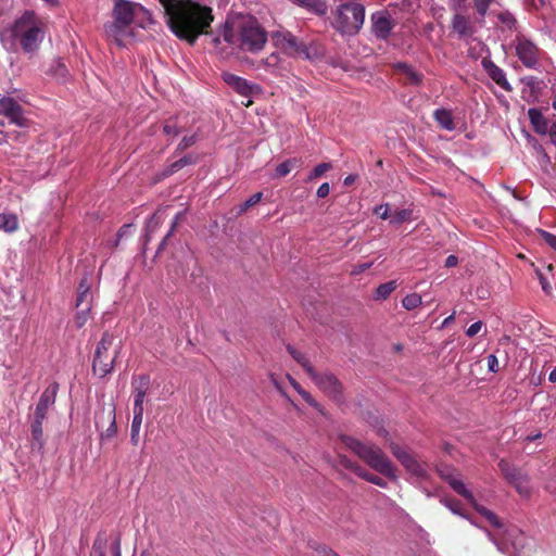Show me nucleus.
Instances as JSON below:
<instances>
[{"label": "nucleus", "instance_id": "6ab92c4d", "mask_svg": "<svg viewBox=\"0 0 556 556\" xmlns=\"http://www.w3.org/2000/svg\"><path fill=\"white\" fill-rule=\"evenodd\" d=\"M393 68L396 72V74L403 76L405 78V81L410 85H419L422 80V75L416 72L410 65L406 63H395L393 65Z\"/></svg>", "mask_w": 556, "mask_h": 556}, {"label": "nucleus", "instance_id": "3c124183", "mask_svg": "<svg viewBox=\"0 0 556 556\" xmlns=\"http://www.w3.org/2000/svg\"><path fill=\"white\" fill-rule=\"evenodd\" d=\"M192 163V159L191 157H182L180 159L179 161H176L173 165H172V170H177V169H180L181 167H184L185 165L187 164H190Z\"/></svg>", "mask_w": 556, "mask_h": 556}, {"label": "nucleus", "instance_id": "6e6552de", "mask_svg": "<svg viewBox=\"0 0 556 556\" xmlns=\"http://www.w3.org/2000/svg\"><path fill=\"white\" fill-rule=\"evenodd\" d=\"M439 473L457 494L467 500L494 528L502 527L498 517L493 511L477 504L472 493L466 488L465 483L460 480L459 475L454 469L442 467L439 469Z\"/></svg>", "mask_w": 556, "mask_h": 556}, {"label": "nucleus", "instance_id": "473e14b6", "mask_svg": "<svg viewBox=\"0 0 556 556\" xmlns=\"http://www.w3.org/2000/svg\"><path fill=\"white\" fill-rule=\"evenodd\" d=\"M150 386V379L147 376H139L132 380V394H147Z\"/></svg>", "mask_w": 556, "mask_h": 556}, {"label": "nucleus", "instance_id": "13d9d810", "mask_svg": "<svg viewBox=\"0 0 556 556\" xmlns=\"http://www.w3.org/2000/svg\"><path fill=\"white\" fill-rule=\"evenodd\" d=\"M466 0H450L448 5L453 11H459L464 8Z\"/></svg>", "mask_w": 556, "mask_h": 556}, {"label": "nucleus", "instance_id": "0e129e2a", "mask_svg": "<svg viewBox=\"0 0 556 556\" xmlns=\"http://www.w3.org/2000/svg\"><path fill=\"white\" fill-rule=\"evenodd\" d=\"M318 552L321 554V556H340L339 554L329 549L326 546H321L320 549H318Z\"/></svg>", "mask_w": 556, "mask_h": 556}, {"label": "nucleus", "instance_id": "9d476101", "mask_svg": "<svg viewBox=\"0 0 556 556\" xmlns=\"http://www.w3.org/2000/svg\"><path fill=\"white\" fill-rule=\"evenodd\" d=\"M223 80L237 93L247 99V101H242L244 106H250L252 104V98L260 94L262 89L258 85L250 83L245 78L237 76L229 72H224L222 74Z\"/></svg>", "mask_w": 556, "mask_h": 556}, {"label": "nucleus", "instance_id": "de8ad7c7", "mask_svg": "<svg viewBox=\"0 0 556 556\" xmlns=\"http://www.w3.org/2000/svg\"><path fill=\"white\" fill-rule=\"evenodd\" d=\"M498 17H500V20H501L504 24H506L509 28H511V27L514 26V24H515V18H514V16H513L510 13H508V12L501 13V14L498 15Z\"/></svg>", "mask_w": 556, "mask_h": 556}, {"label": "nucleus", "instance_id": "79ce46f5", "mask_svg": "<svg viewBox=\"0 0 556 556\" xmlns=\"http://www.w3.org/2000/svg\"><path fill=\"white\" fill-rule=\"evenodd\" d=\"M262 197H263V193L262 192H256L254 193L253 195H251L242 205L241 207V212H244L247 211L249 207L255 205L256 203H258L261 200H262Z\"/></svg>", "mask_w": 556, "mask_h": 556}, {"label": "nucleus", "instance_id": "4d7b16f0", "mask_svg": "<svg viewBox=\"0 0 556 556\" xmlns=\"http://www.w3.org/2000/svg\"><path fill=\"white\" fill-rule=\"evenodd\" d=\"M164 132L166 135L176 136L178 134V129L175 123L168 122L164 125Z\"/></svg>", "mask_w": 556, "mask_h": 556}, {"label": "nucleus", "instance_id": "f257e3e1", "mask_svg": "<svg viewBox=\"0 0 556 556\" xmlns=\"http://www.w3.org/2000/svg\"><path fill=\"white\" fill-rule=\"evenodd\" d=\"M167 27L179 39L194 43L213 22L212 9L201 0H157Z\"/></svg>", "mask_w": 556, "mask_h": 556}, {"label": "nucleus", "instance_id": "39448f33", "mask_svg": "<svg viewBox=\"0 0 556 556\" xmlns=\"http://www.w3.org/2000/svg\"><path fill=\"white\" fill-rule=\"evenodd\" d=\"M342 440L345 446L353 451L370 468L391 480L397 479L395 467L380 447L375 444H365L351 437H343Z\"/></svg>", "mask_w": 556, "mask_h": 556}, {"label": "nucleus", "instance_id": "0eeeda50", "mask_svg": "<svg viewBox=\"0 0 556 556\" xmlns=\"http://www.w3.org/2000/svg\"><path fill=\"white\" fill-rule=\"evenodd\" d=\"M364 21L365 8L356 1L346 2L337 8L334 27L342 34H356L362 28Z\"/></svg>", "mask_w": 556, "mask_h": 556}, {"label": "nucleus", "instance_id": "052dcab7", "mask_svg": "<svg viewBox=\"0 0 556 556\" xmlns=\"http://www.w3.org/2000/svg\"><path fill=\"white\" fill-rule=\"evenodd\" d=\"M547 134L549 135L551 142L556 146V121L551 125Z\"/></svg>", "mask_w": 556, "mask_h": 556}, {"label": "nucleus", "instance_id": "aec40b11", "mask_svg": "<svg viewBox=\"0 0 556 556\" xmlns=\"http://www.w3.org/2000/svg\"><path fill=\"white\" fill-rule=\"evenodd\" d=\"M452 27L460 37H469L473 33V28L469 20L459 13H456L452 20Z\"/></svg>", "mask_w": 556, "mask_h": 556}, {"label": "nucleus", "instance_id": "6e6d98bb", "mask_svg": "<svg viewBox=\"0 0 556 556\" xmlns=\"http://www.w3.org/2000/svg\"><path fill=\"white\" fill-rule=\"evenodd\" d=\"M330 187L328 182L321 184L317 189V197L318 198H326L329 194Z\"/></svg>", "mask_w": 556, "mask_h": 556}, {"label": "nucleus", "instance_id": "2eb2a0df", "mask_svg": "<svg viewBox=\"0 0 556 556\" xmlns=\"http://www.w3.org/2000/svg\"><path fill=\"white\" fill-rule=\"evenodd\" d=\"M372 20V31L379 38L386 39L392 28L394 27V23L391 20V16L388 12H376L371 16Z\"/></svg>", "mask_w": 556, "mask_h": 556}, {"label": "nucleus", "instance_id": "f3484780", "mask_svg": "<svg viewBox=\"0 0 556 556\" xmlns=\"http://www.w3.org/2000/svg\"><path fill=\"white\" fill-rule=\"evenodd\" d=\"M483 67L488 75L504 90L511 91V86L506 79L505 72L495 65L492 61L483 60Z\"/></svg>", "mask_w": 556, "mask_h": 556}, {"label": "nucleus", "instance_id": "f8f14e48", "mask_svg": "<svg viewBox=\"0 0 556 556\" xmlns=\"http://www.w3.org/2000/svg\"><path fill=\"white\" fill-rule=\"evenodd\" d=\"M515 51L526 67L535 68L538 66L541 50L530 39L525 36H518L515 40Z\"/></svg>", "mask_w": 556, "mask_h": 556}, {"label": "nucleus", "instance_id": "09e8293b", "mask_svg": "<svg viewBox=\"0 0 556 556\" xmlns=\"http://www.w3.org/2000/svg\"><path fill=\"white\" fill-rule=\"evenodd\" d=\"M488 368L492 372L498 371V361L493 354L488 356Z\"/></svg>", "mask_w": 556, "mask_h": 556}, {"label": "nucleus", "instance_id": "72a5a7b5", "mask_svg": "<svg viewBox=\"0 0 556 556\" xmlns=\"http://www.w3.org/2000/svg\"><path fill=\"white\" fill-rule=\"evenodd\" d=\"M142 420H143V415H134L132 422H131V429H130V441L134 445L138 444Z\"/></svg>", "mask_w": 556, "mask_h": 556}, {"label": "nucleus", "instance_id": "69168bd1", "mask_svg": "<svg viewBox=\"0 0 556 556\" xmlns=\"http://www.w3.org/2000/svg\"><path fill=\"white\" fill-rule=\"evenodd\" d=\"M457 257L455 255H450L446 257L445 260V266L446 267H453V266H456L457 265Z\"/></svg>", "mask_w": 556, "mask_h": 556}, {"label": "nucleus", "instance_id": "a18cd8bd", "mask_svg": "<svg viewBox=\"0 0 556 556\" xmlns=\"http://www.w3.org/2000/svg\"><path fill=\"white\" fill-rule=\"evenodd\" d=\"M375 214L379 215L382 219L390 218L391 214L389 213V205L382 204L375 207Z\"/></svg>", "mask_w": 556, "mask_h": 556}, {"label": "nucleus", "instance_id": "a878e982", "mask_svg": "<svg viewBox=\"0 0 556 556\" xmlns=\"http://www.w3.org/2000/svg\"><path fill=\"white\" fill-rule=\"evenodd\" d=\"M45 419H39L34 417V421L31 424V435L35 443L41 448L43 446V432H42V422Z\"/></svg>", "mask_w": 556, "mask_h": 556}, {"label": "nucleus", "instance_id": "c9c22d12", "mask_svg": "<svg viewBox=\"0 0 556 556\" xmlns=\"http://www.w3.org/2000/svg\"><path fill=\"white\" fill-rule=\"evenodd\" d=\"M511 484L515 485V488L517 489V491L520 495L526 496V497L530 495L531 488L529 485V480H528L527 476H523L521 473V479L513 481Z\"/></svg>", "mask_w": 556, "mask_h": 556}, {"label": "nucleus", "instance_id": "4468645a", "mask_svg": "<svg viewBox=\"0 0 556 556\" xmlns=\"http://www.w3.org/2000/svg\"><path fill=\"white\" fill-rule=\"evenodd\" d=\"M309 377L314 381V383L328 396L336 400L340 397L341 383L332 374H319L316 370H314L313 375H309Z\"/></svg>", "mask_w": 556, "mask_h": 556}, {"label": "nucleus", "instance_id": "774afa93", "mask_svg": "<svg viewBox=\"0 0 556 556\" xmlns=\"http://www.w3.org/2000/svg\"><path fill=\"white\" fill-rule=\"evenodd\" d=\"M87 320V314L85 312H80L77 314L76 323L79 327H81Z\"/></svg>", "mask_w": 556, "mask_h": 556}, {"label": "nucleus", "instance_id": "7c9ffc66", "mask_svg": "<svg viewBox=\"0 0 556 556\" xmlns=\"http://www.w3.org/2000/svg\"><path fill=\"white\" fill-rule=\"evenodd\" d=\"M396 288L395 281H389L380 285L375 292V300H386Z\"/></svg>", "mask_w": 556, "mask_h": 556}, {"label": "nucleus", "instance_id": "ddd939ff", "mask_svg": "<svg viewBox=\"0 0 556 556\" xmlns=\"http://www.w3.org/2000/svg\"><path fill=\"white\" fill-rule=\"evenodd\" d=\"M0 114L9 118L11 124L25 128L29 126V121L25 116L22 106L10 97L0 99Z\"/></svg>", "mask_w": 556, "mask_h": 556}, {"label": "nucleus", "instance_id": "bf43d9fd", "mask_svg": "<svg viewBox=\"0 0 556 556\" xmlns=\"http://www.w3.org/2000/svg\"><path fill=\"white\" fill-rule=\"evenodd\" d=\"M162 222V213L159 211L156 212L150 219L149 224H148V228H152V225L154 224V226L156 227L160 223Z\"/></svg>", "mask_w": 556, "mask_h": 556}, {"label": "nucleus", "instance_id": "393cba45", "mask_svg": "<svg viewBox=\"0 0 556 556\" xmlns=\"http://www.w3.org/2000/svg\"><path fill=\"white\" fill-rule=\"evenodd\" d=\"M287 350L291 354V356L305 369L308 376L313 375V371L315 369L313 368L304 353L298 351L295 348L291 345H288Z\"/></svg>", "mask_w": 556, "mask_h": 556}, {"label": "nucleus", "instance_id": "c756f323", "mask_svg": "<svg viewBox=\"0 0 556 556\" xmlns=\"http://www.w3.org/2000/svg\"><path fill=\"white\" fill-rule=\"evenodd\" d=\"M288 379L294 390L302 396V399L311 406L315 408H319V404L313 399V396L302 389L296 380H294L291 376H288Z\"/></svg>", "mask_w": 556, "mask_h": 556}, {"label": "nucleus", "instance_id": "c85d7f7f", "mask_svg": "<svg viewBox=\"0 0 556 556\" xmlns=\"http://www.w3.org/2000/svg\"><path fill=\"white\" fill-rule=\"evenodd\" d=\"M355 472L357 476H359L361 478L365 479L368 482H371L372 484L379 485L381 488L387 486V482L383 479H381L380 477H378L374 473L368 472L364 468L356 467Z\"/></svg>", "mask_w": 556, "mask_h": 556}, {"label": "nucleus", "instance_id": "4c0bfd02", "mask_svg": "<svg viewBox=\"0 0 556 556\" xmlns=\"http://www.w3.org/2000/svg\"><path fill=\"white\" fill-rule=\"evenodd\" d=\"M280 56L278 52L270 53L263 60L264 68L266 71H274L280 66Z\"/></svg>", "mask_w": 556, "mask_h": 556}, {"label": "nucleus", "instance_id": "864d4df0", "mask_svg": "<svg viewBox=\"0 0 556 556\" xmlns=\"http://www.w3.org/2000/svg\"><path fill=\"white\" fill-rule=\"evenodd\" d=\"M182 215H184V213H181V212H179V213H177V214H176L175 219H174V222H173V224H172L170 230L168 231V233H167V235H166V237L164 238L163 242L161 243V247H163V245L165 244V242H166L167 238L173 233V231H174V229H175L176 225H177V224H178V222L182 218Z\"/></svg>", "mask_w": 556, "mask_h": 556}, {"label": "nucleus", "instance_id": "dca6fc26", "mask_svg": "<svg viewBox=\"0 0 556 556\" xmlns=\"http://www.w3.org/2000/svg\"><path fill=\"white\" fill-rule=\"evenodd\" d=\"M58 392V386H49L41 394L39 402L37 403L35 415L39 419H46L49 408L54 404Z\"/></svg>", "mask_w": 556, "mask_h": 556}, {"label": "nucleus", "instance_id": "e2e57ef3", "mask_svg": "<svg viewBox=\"0 0 556 556\" xmlns=\"http://www.w3.org/2000/svg\"><path fill=\"white\" fill-rule=\"evenodd\" d=\"M488 535H489L490 540H492L496 544L498 551H501L502 553H507V554L509 553L506 543L500 544L495 541V539L491 535V533H488Z\"/></svg>", "mask_w": 556, "mask_h": 556}, {"label": "nucleus", "instance_id": "a211bd4d", "mask_svg": "<svg viewBox=\"0 0 556 556\" xmlns=\"http://www.w3.org/2000/svg\"><path fill=\"white\" fill-rule=\"evenodd\" d=\"M528 116L534 131L539 135H547L549 130L548 122L539 109L528 110Z\"/></svg>", "mask_w": 556, "mask_h": 556}, {"label": "nucleus", "instance_id": "423d86ee", "mask_svg": "<svg viewBox=\"0 0 556 556\" xmlns=\"http://www.w3.org/2000/svg\"><path fill=\"white\" fill-rule=\"evenodd\" d=\"M118 352L119 342H116V338L112 333H103L94 351L92 363L93 372L99 377H104L110 374Z\"/></svg>", "mask_w": 556, "mask_h": 556}, {"label": "nucleus", "instance_id": "ea45409f", "mask_svg": "<svg viewBox=\"0 0 556 556\" xmlns=\"http://www.w3.org/2000/svg\"><path fill=\"white\" fill-rule=\"evenodd\" d=\"M146 394H134V415H143V403Z\"/></svg>", "mask_w": 556, "mask_h": 556}, {"label": "nucleus", "instance_id": "1a4fd4ad", "mask_svg": "<svg viewBox=\"0 0 556 556\" xmlns=\"http://www.w3.org/2000/svg\"><path fill=\"white\" fill-rule=\"evenodd\" d=\"M274 47L281 53L290 58L303 56L309 58L308 50L304 42L299 40L287 29H278L270 34Z\"/></svg>", "mask_w": 556, "mask_h": 556}, {"label": "nucleus", "instance_id": "8fccbe9b", "mask_svg": "<svg viewBox=\"0 0 556 556\" xmlns=\"http://www.w3.org/2000/svg\"><path fill=\"white\" fill-rule=\"evenodd\" d=\"M89 298V286H86L84 291L78 292L76 305L80 306L84 302H87Z\"/></svg>", "mask_w": 556, "mask_h": 556}, {"label": "nucleus", "instance_id": "bb28decb", "mask_svg": "<svg viewBox=\"0 0 556 556\" xmlns=\"http://www.w3.org/2000/svg\"><path fill=\"white\" fill-rule=\"evenodd\" d=\"M498 467L509 483H511L515 480L521 479V473L517 469L513 468L507 462L502 459L498 463Z\"/></svg>", "mask_w": 556, "mask_h": 556}, {"label": "nucleus", "instance_id": "f704fd0d", "mask_svg": "<svg viewBox=\"0 0 556 556\" xmlns=\"http://www.w3.org/2000/svg\"><path fill=\"white\" fill-rule=\"evenodd\" d=\"M422 303V299L418 293H410L404 296L402 300V305L407 311H412L420 306Z\"/></svg>", "mask_w": 556, "mask_h": 556}, {"label": "nucleus", "instance_id": "412c9836", "mask_svg": "<svg viewBox=\"0 0 556 556\" xmlns=\"http://www.w3.org/2000/svg\"><path fill=\"white\" fill-rule=\"evenodd\" d=\"M507 540L510 542L511 547L515 549V553L509 554V556H519V553L525 547L527 541L526 535L522 532L513 529L508 532Z\"/></svg>", "mask_w": 556, "mask_h": 556}, {"label": "nucleus", "instance_id": "603ef678", "mask_svg": "<svg viewBox=\"0 0 556 556\" xmlns=\"http://www.w3.org/2000/svg\"><path fill=\"white\" fill-rule=\"evenodd\" d=\"M372 263H362L353 267L351 274L352 275H358L361 273H364L365 270L369 269L371 267Z\"/></svg>", "mask_w": 556, "mask_h": 556}, {"label": "nucleus", "instance_id": "b1692460", "mask_svg": "<svg viewBox=\"0 0 556 556\" xmlns=\"http://www.w3.org/2000/svg\"><path fill=\"white\" fill-rule=\"evenodd\" d=\"M18 229V220L14 214H0V230L14 232Z\"/></svg>", "mask_w": 556, "mask_h": 556}, {"label": "nucleus", "instance_id": "4be33fe9", "mask_svg": "<svg viewBox=\"0 0 556 556\" xmlns=\"http://www.w3.org/2000/svg\"><path fill=\"white\" fill-rule=\"evenodd\" d=\"M434 118L438 122V124L446 130H453L455 128L452 113L448 110H445V109L437 110L434 112Z\"/></svg>", "mask_w": 556, "mask_h": 556}, {"label": "nucleus", "instance_id": "e433bc0d", "mask_svg": "<svg viewBox=\"0 0 556 556\" xmlns=\"http://www.w3.org/2000/svg\"><path fill=\"white\" fill-rule=\"evenodd\" d=\"M410 217H412V211L404 208V210H400V211H396L393 214H391L390 222L393 225H400L404 222L409 220Z\"/></svg>", "mask_w": 556, "mask_h": 556}, {"label": "nucleus", "instance_id": "37998d69", "mask_svg": "<svg viewBox=\"0 0 556 556\" xmlns=\"http://www.w3.org/2000/svg\"><path fill=\"white\" fill-rule=\"evenodd\" d=\"M444 505L454 514L462 517H466L460 509V504L456 501L445 500L443 501Z\"/></svg>", "mask_w": 556, "mask_h": 556}, {"label": "nucleus", "instance_id": "2f4dec72", "mask_svg": "<svg viewBox=\"0 0 556 556\" xmlns=\"http://www.w3.org/2000/svg\"><path fill=\"white\" fill-rule=\"evenodd\" d=\"M299 164H300V160H298L295 157L287 160L286 162L279 164L276 167V177L287 176Z\"/></svg>", "mask_w": 556, "mask_h": 556}, {"label": "nucleus", "instance_id": "c03bdc74", "mask_svg": "<svg viewBox=\"0 0 556 556\" xmlns=\"http://www.w3.org/2000/svg\"><path fill=\"white\" fill-rule=\"evenodd\" d=\"M482 327H483L482 321H476L468 327V329L466 330V334L468 337L472 338L482 329Z\"/></svg>", "mask_w": 556, "mask_h": 556}, {"label": "nucleus", "instance_id": "5fc2aeb1", "mask_svg": "<svg viewBox=\"0 0 556 556\" xmlns=\"http://www.w3.org/2000/svg\"><path fill=\"white\" fill-rule=\"evenodd\" d=\"M543 238L546 243L556 251V236L546 231H543Z\"/></svg>", "mask_w": 556, "mask_h": 556}, {"label": "nucleus", "instance_id": "7ed1b4c3", "mask_svg": "<svg viewBox=\"0 0 556 556\" xmlns=\"http://www.w3.org/2000/svg\"><path fill=\"white\" fill-rule=\"evenodd\" d=\"M112 15L113 21L105 25V33L118 45H121L122 37L128 34V28L131 24L143 27L144 23L150 20L148 10L138 3L127 0H115Z\"/></svg>", "mask_w": 556, "mask_h": 556}, {"label": "nucleus", "instance_id": "f03ea898", "mask_svg": "<svg viewBox=\"0 0 556 556\" xmlns=\"http://www.w3.org/2000/svg\"><path fill=\"white\" fill-rule=\"evenodd\" d=\"M224 40L243 52L257 53L267 42V34L256 18L238 16L227 21Z\"/></svg>", "mask_w": 556, "mask_h": 556}, {"label": "nucleus", "instance_id": "58836bf2", "mask_svg": "<svg viewBox=\"0 0 556 556\" xmlns=\"http://www.w3.org/2000/svg\"><path fill=\"white\" fill-rule=\"evenodd\" d=\"M330 168H331L330 163H320L317 166H315V168L309 173L307 179L309 181H312V180L320 177L321 175H324Z\"/></svg>", "mask_w": 556, "mask_h": 556}, {"label": "nucleus", "instance_id": "49530a36", "mask_svg": "<svg viewBox=\"0 0 556 556\" xmlns=\"http://www.w3.org/2000/svg\"><path fill=\"white\" fill-rule=\"evenodd\" d=\"M194 142H195V136H193V135H192V136H189V137H187V136H186V137H184V138L181 139V141H180V143H179L178 148H179L180 150H185V149H187V148L191 147L192 144H194Z\"/></svg>", "mask_w": 556, "mask_h": 556}, {"label": "nucleus", "instance_id": "5701e85b", "mask_svg": "<svg viewBox=\"0 0 556 556\" xmlns=\"http://www.w3.org/2000/svg\"><path fill=\"white\" fill-rule=\"evenodd\" d=\"M294 4L305 8L314 13L323 14L326 12V3L323 0H290Z\"/></svg>", "mask_w": 556, "mask_h": 556}, {"label": "nucleus", "instance_id": "680f3d73", "mask_svg": "<svg viewBox=\"0 0 556 556\" xmlns=\"http://www.w3.org/2000/svg\"><path fill=\"white\" fill-rule=\"evenodd\" d=\"M539 279H540V283L542 286V289L546 293H548L551 291V286H549L548 281L546 280V278L542 274H539Z\"/></svg>", "mask_w": 556, "mask_h": 556}, {"label": "nucleus", "instance_id": "338daca9", "mask_svg": "<svg viewBox=\"0 0 556 556\" xmlns=\"http://www.w3.org/2000/svg\"><path fill=\"white\" fill-rule=\"evenodd\" d=\"M455 319V312L447 316L441 324L440 329L446 328Z\"/></svg>", "mask_w": 556, "mask_h": 556}, {"label": "nucleus", "instance_id": "cd10ccee", "mask_svg": "<svg viewBox=\"0 0 556 556\" xmlns=\"http://www.w3.org/2000/svg\"><path fill=\"white\" fill-rule=\"evenodd\" d=\"M49 72L59 80H65L68 75V71L62 60H55L51 64Z\"/></svg>", "mask_w": 556, "mask_h": 556}, {"label": "nucleus", "instance_id": "9b49d317", "mask_svg": "<svg viewBox=\"0 0 556 556\" xmlns=\"http://www.w3.org/2000/svg\"><path fill=\"white\" fill-rule=\"evenodd\" d=\"M390 450L394 457L401 462L412 476L418 479H425L427 477V469L425 465L418 462L408 450L393 442L390 444Z\"/></svg>", "mask_w": 556, "mask_h": 556}, {"label": "nucleus", "instance_id": "20e7f679", "mask_svg": "<svg viewBox=\"0 0 556 556\" xmlns=\"http://www.w3.org/2000/svg\"><path fill=\"white\" fill-rule=\"evenodd\" d=\"M46 24L34 12L26 11L10 28L11 35L18 39L24 51H35L45 36Z\"/></svg>", "mask_w": 556, "mask_h": 556}, {"label": "nucleus", "instance_id": "a19ab883", "mask_svg": "<svg viewBox=\"0 0 556 556\" xmlns=\"http://www.w3.org/2000/svg\"><path fill=\"white\" fill-rule=\"evenodd\" d=\"M473 1H475V7L477 9V12L481 16H484L486 14L488 9L490 8V5L493 3L494 0H473Z\"/></svg>", "mask_w": 556, "mask_h": 556}]
</instances>
